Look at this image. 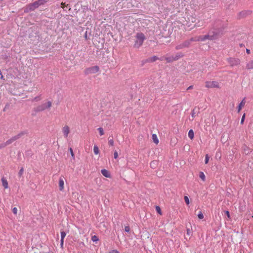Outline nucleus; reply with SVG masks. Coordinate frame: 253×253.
I'll use <instances>...</instances> for the list:
<instances>
[{"label":"nucleus","mask_w":253,"mask_h":253,"mask_svg":"<svg viewBox=\"0 0 253 253\" xmlns=\"http://www.w3.org/2000/svg\"><path fill=\"white\" fill-rule=\"evenodd\" d=\"M48 0H38L37 1H35L33 3H30L27 5V11H29L34 10L35 9L37 8L39 6L45 4L46 2L48 1Z\"/></svg>","instance_id":"obj_1"},{"label":"nucleus","mask_w":253,"mask_h":253,"mask_svg":"<svg viewBox=\"0 0 253 253\" xmlns=\"http://www.w3.org/2000/svg\"><path fill=\"white\" fill-rule=\"evenodd\" d=\"M226 61L231 67L240 66L241 63V60L239 58L234 57L227 58Z\"/></svg>","instance_id":"obj_2"},{"label":"nucleus","mask_w":253,"mask_h":253,"mask_svg":"<svg viewBox=\"0 0 253 253\" xmlns=\"http://www.w3.org/2000/svg\"><path fill=\"white\" fill-rule=\"evenodd\" d=\"M136 41L134 43V46L137 47H140L143 43L145 37L142 33H138L136 35Z\"/></svg>","instance_id":"obj_3"},{"label":"nucleus","mask_w":253,"mask_h":253,"mask_svg":"<svg viewBox=\"0 0 253 253\" xmlns=\"http://www.w3.org/2000/svg\"><path fill=\"white\" fill-rule=\"evenodd\" d=\"M183 56V55L181 54H178L176 55L175 56H170L169 57H162L160 60H163L164 59L166 60L167 61V62L170 63L174 61H176L179 59L180 58L182 57Z\"/></svg>","instance_id":"obj_4"},{"label":"nucleus","mask_w":253,"mask_h":253,"mask_svg":"<svg viewBox=\"0 0 253 253\" xmlns=\"http://www.w3.org/2000/svg\"><path fill=\"white\" fill-rule=\"evenodd\" d=\"M205 86L208 88L220 87L219 84L216 81H207L205 83Z\"/></svg>","instance_id":"obj_5"},{"label":"nucleus","mask_w":253,"mask_h":253,"mask_svg":"<svg viewBox=\"0 0 253 253\" xmlns=\"http://www.w3.org/2000/svg\"><path fill=\"white\" fill-rule=\"evenodd\" d=\"M99 71V67L98 66H94L86 69L85 73L86 74H95L97 73Z\"/></svg>","instance_id":"obj_6"},{"label":"nucleus","mask_w":253,"mask_h":253,"mask_svg":"<svg viewBox=\"0 0 253 253\" xmlns=\"http://www.w3.org/2000/svg\"><path fill=\"white\" fill-rule=\"evenodd\" d=\"M51 105H52V102L51 101H48V102L43 103L41 105L38 106L37 108V110L39 111H42L45 109L50 108Z\"/></svg>","instance_id":"obj_7"},{"label":"nucleus","mask_w":253,"mask_h":253,"mask_svg":"<svg viewBox=\"0 0 253 253\" xmlns=\"http://www.w3.org/2000/svg\"><path fill=\"white\" fill-rule=\"evenodd\" d=\"M62 132L63 134L64 137L65 138H67L70 132L69 126L67 125L64 126L62 128Z\"/></svg>","instance_id":"obj_8"},{"label":"nucleus","mask_w":253,"mask_h":253,"mask_svg":"<svg viewBox=\"0 0 253 253\" xmlns=\"http://www.w3.org/2000/svg\"><path fill=\"white\" fill-rule=\"evenodd\" d=\"M246 98H244L240 102L239 104L238 107V112L239 113L240 111L242 110V109L245 106L246 104Z\"/></svg>","instance_id":"obj_9"},{"label":"nucleus","mask_w":253,"mask_h":253,"mask_svg":"<svg viewBox=\"0 0 253 253\" xmlns=\"http://www.w3.org/2000/svg\"><path fill=\"white\" fill-rule=\"evenodd\" d=\"M16 138H13L12 139H10L8 140H7L5 143H2L0 144V149L3 148L5 147L7 145H8L10 143H11L13 141L16 140Z\"/></svg>","instance_id":"obj_10"},{"label":"nucleus","mask_w":253,"mask_h":253,"mask_svg":"<svg viewBox=\"0 0 253 253\" xmlns=\"http://www.w3.org/2000/svg\"><path fill=\"white\" fill-rule=\"evenodd\" d=\"M205 40H206L204 36H200L190 39V41H204Z\"/></svg>","instance_id":"obj_11"},{"label":"nucleus","mask_w":253,"mask_h":253,"mask_svg":"<svg viewBox=\"0 0 253 253\" xmlns=\"http://www.w3.org/2000/svg\"><path fill=\"white\" fill-rule=\"evenodd\" d=\"M101 172L102 175L107 178L111 177V174L108 170L105 169H103L101 170Z\"/></svg>","instance_id":"obj_12"},{"label":"nucleus","mask_w":253,"mask_h":253,"mask_svg":"<svg viewBox=\"0 0 253 253\" xmlns=\"http://www.w3.org/2000/svg\"><path fill=\"white\" fill-rule=\"evenodd\" d=\"M59 187L60 191H63L64 189V182L62 177H60L59 180Z\"/></svg>","instance_id":"obj_13"},{"label":"nucleus","mask_w":253,"mask_h":253,"mask_svg":"<svg viewBox=\"0 0 253 253\" xmlns=\"http://www.w3.org/2000/svg\"><path fill=\"white\" fill-rule=\"evenodd\" d=\"M1 181L2 182V186H3L4 189H7L8 187V182H7V180L6 179V178L4 177H2L1 178Z\"/></svg>","instance_id":"obj_14"},{"label":"nucleus","mask_w":253,"mask_h":253,"mask_svg":"<svg viewBox=\"0 0 253 253\" xmlns=\"http://www.w3.org/2000/svg\"><path fill=\"white\" fill-rule=\"evenodd\" d=\"M246 68L248 70L253 69V59L246 64Z\"/></svg>","instance_id":"obj_15"},{"label":"nucleus","mask_w":253,"mask_h":253,"mask_svg":"<svg viewBox=\"0 0 253 253\" xmlns=\"http://www.w3.org/2000/svg\"><path fill=\"white\" fill-rule=\"evenodd\" d=\"M152 139H153V142L156 144H158L159 143V139L157 137V136L156 134H153L152 135Z\"/></svg>","instance_id":"obj_16"},{"label":"nucleus","mask_w":253,"mask_h":253,"mask_svg":"<svg viewBox=\"0 0 253 253\" xmlns=\"http://www.w3.org/2000/svg\"><path fill=\"white\" fill-rule=\"evenodd\" d=\"M194 133L192 129H190L188 132V137L192 140L194 138Z\"/></svg>","instance_id":"obj_17"},{"label":"nucleus","mask_w":253,"mask_h":253,"mask_svg":"<svg viewBox=\"0 0 253 253\" xmlns=\"http://www.w3.org/2000/svg\"><path fill=\"white\" fill-rule=\"evenodd\" d=\"M199 177L203 181H205L206 180V176L203 172L200 171L199 172Z\"/></svg>","instance_id":"obj_18"},{"label":"nucleus","mask_w":253,"mask_h":253,"mask_svg":"<svg viewBox=\"0 0 253 253\" xmlns=\"http://www.w3.org/2000/svg\"><path fill=\"white\" fill-rule=\"evenodd\" d=\"M93 152L96 155H98L99 153L98 147L96 145H94L93 147Z\"/></svg>","instance_id":"obj_19"},{"label":"nucleus","mask_w":253,"mask_h":253,"mask_svg":"<svg viewBox=\"0 0 253 253\" xmlns=\"http://www.w3.org/2000/svg\"><path fill=\"white\" fill-rule=\"evenodd\" d=\"M157 165V161H153L150 163V166L153 169H155Z\"/></svg>","instance_id":"obj_20"},{"label":"nucleus","mask_w":253,"mask_h":253,"mask_svg":"<svg viewBox=\"0 0 253 253\" xmlns=\"http://www.w3.org/2000/svg\"><path fill=\"white\" fill-rule=\"evenodd\" d=\"M204 36H205L206 40H213L215 39V37L213 36H210V35H205Z\"/></svg>","instance_id":"obj_21"},{"label":"nucleus","mask_w":253,"mask_h":253,"mask_svg":"<svg viewBox=\"0 0 253 253\" xmlns=\"http://www.w3.org/2000/svg\"><path fill=\"white\" fill-rule=\"evenodd\" d=\"M97 130H98L100 136H102L103 135H104V130L102 127L98 128Z\"/></svg>","instance_id":"obj_22"},{"label":"nucleus","mask_w":253,"mask_h":253,"mask_svg":"<svg viewBox=\"0 0 253 253\" xmlns=\"http://www.w3.org/2000/svg\"><path fill=\"white\" fill-rule=\"evenodd\" d=\"M156 210L159 214H160V215L162 214L161 209L159 206H156Z\"/></svg>","instance_id":"obj_23"},{"label":"nucleus","mask_w":253,"mask_h":253,"mask_svg":"<svg viewBox=\"0 0 253 253\" xmlns=\"http://www.w3.org/2000/svg\"><path fill=\"white\" fill-rule=\"evenodd\" d=\"M184 201H185V203L186 204V205H188L190 203L189 199L188 197L187 196H185L184 197Z\"/></svg>","instance_id":"obj_24"},{"label":"nucleus","mask_w":253,"mask_h":253,"mask_svg":"<svg viewBox=\"0 0 253 253\" xmlns=\"http://www.w3.org/2000/svg\"><path fill=\"white\" fill-rule=\"evenodd\" d=\"M66 235V233L64 231L61 232V240H64Z\"/></svg>","instance_id":"obj_25"},{"label":"nucleus","mask_w":253,"mask_h":253,"mask_svg":"<svg viewBox=\"0 0 253 253\" xmlns=\"http://www.w3.org/2000/svg\"><path fill=\"white\" fill-rule=\"evenodd\" d=\"M198 217L199 219H202L204 218L203 214L202 213V211H200L199 213L198 214Z\"/></svg>","instance_id":"obj_26"},{"label":"nucleus","mask_w":253,"mask_h":253,"mask_svg":"<svg viewBox=\"0 0 253 253\" xmlns=\"http://www.w3.org/2000/svg\"><path fill=\"white\" fill-rule=\"evenodd\" d=\"M91 240L93 242H96L98 240V238L96 236L94 235L92 237Z\"/></svg>","instance_id":"obj_27"},{"label":"nucleus","mask_w":253,"mask_h":253,"mask_svg":"<svg viewBox=\"0 0 253 253\" xmlns=\"http://www.w3.org/2000/svg\"><path fill=\"white\" fill-rule=\"evenodd\" d=\"M225 213L226 214V215L227 216L228 219L230 220L231 219V217H230V214L229 211H225Z\"/></svg>","instance_id":"obj_28"},{"label":"nucleus","mask_w":253,"mask_h":253,"mask_svg":"<svg viewBox=\"0 0 253 253\" xmlns=\"http://www.w3.org/2000/svg\"><path fill=\"white\" fill-rule=\"evenodd\" d=\"M245 116H246L245 114H244V115H243V116L242 117L241 121V124H243L244 121H245Z\"/></svg>","instance_id":"obj_29"},{"label":"nucleus","mask_w":253,"mask_h":253,"mask_svg":"<svg viewBox=\"0 0 253 253\" xmlns=\"http://www.w3.org/2000/svg\"><path fill=\"white\" fill-rule=\"evenodd\" d=\"M209 161V157L208 154L206 155L205 157V164H208Z\"/></svg>","instance_id":"obj_30"},{"label":"nucleus","mask_w":253,"mask_h":253,"mask_svg":"<svg viewBox=\"0 0 253 253\" xmlns=\"http://www.w3.org/2000/svg\"><path fill=\"white\" fill-rule=\"evenodd\" d=\"M108 144L110 146H113L114 145V141L112 139H110L108 141Z\"/></svg>","instance_id":"obj_31"},{"label":"nucleus","mask_w":253,"mask_h":253,"mask_svg":"<svg viewBox=\"0 0 253 253\" xmlns=\"http://www.w3.org/2000/svg\"><path fill=\"white\" fill-rule=\"evenodd\" d=\"M118 152H117V151H115L114 152V158L116 159L118 158Z\"/></svg>","instance_id":"obj_32"},{"label":"nucleus","mask_w":253,"mask_h":253,"mask_svg":"<svg viewBox=\"0 0 253 253\" xmlns=\"http://www.w3.org/2000/svg\"><path fill=\"white\" fill-rule=\"evenodd\" d=\"M23 170H24L23 168H21L20 169V170H19V171L18 172V174H19V176H21L23 174Z\"/></svg>","instance_id":"obj_33"},{"label":"nucleus","mask_w":253,"mask_h":253,"mask_svg":"<svg viewBox=\"0 0 253 253\" xmlns=\"http://www.w3.org/2000/svg\"><path fill=\"white\" fill-rule=\"evenodd\" d=\"M125 231L126 232H129L130 231V228L128 226H126L125 227Z\"/></svg>","instance_id":"obj_34"},{"label":"nucleus","mask_w":253,"mask_h":253,"mask_svg":"<svg viewBox=\"0 0 253 253\" xmlns=\"http://www.w3.org/2000/svg\"><path fill=\"white\" fill-rule=\"evenodd\" d=\"M158 59H159V58H158L157 56H153V57H152V58H151V60L152 61L154 62V61H156V60H158Z\"/></svg>","instance_id":"obj_35"},{"label":"nucleus","mask_w":253,"mask_h":253,"mask_svg":"<svg viewBox=\"0 0 253 253\" xmlns=\"http://www.w3.org/2000/svg\"><path fill=\"white\" fill-rule=\"evenodd\" d=\"M70 153H71V154L72 157L73 158V159H74L75 158L74 153L73 152V149L71 148H70Z\"/></svg>","instance_id":"obj_36"},{"label":"nucleus","mask_w":253,"mask_h":253,"mask_svg":"<svg viewBox=\"0 0 253 253\" xmlns=\"http://www.w3.org/2000/svg\"><path fill=\"white\" fill-rule=\"evenodd\" d=\"M12 212L14 214H16L17 213V209L15 207L13 208Z\"/></svg>","instance_id":"obj_37"},{"label":"nucleus","mask_w":253,"mask_h":253,"mask_svg":"<svg viewBox=\"0 0 253 253\" xmlns=\"http://www.w3.org/2000/svg\"><path fill=\"white\" fill-rule=\"evenodd\" d=\"M244 152L245 154H249L250 152V150L247 147L246 149L244 148Z\"/></svg>","instance_id":"obj_38"},{"label":"nucleus","mask_w":253,"mask_h":253,"mask_svg":"<svg viewBox=\"0 0 253 253\" xmlns=\"http://www.w3.org/2000/svg\"><path fill=\"white\" fill-rule=\"evenodd\" d=\"M108 253H120L117 250H112L108 252Z\"/></svg>","instance_id":"obj_39"},{"label":"nucleus","mask_w":253,"mask_h":253,"mask_svg":"<svg viewBox=\"0 0 253 253\" xmlns=\"http://www.w3.org/2000/svg\"><path fill=\"white\" fill-rule=\"evenodd\" d=\"M186 233L188 236L191 235V232L190 229H187Z\"/></svg>","instance_id":"obj_40"},{"label":"nucleus","mask_w":253,"mask_h":253,"mask_svg":"<svg viewBox=\"0 0 253 253\" xmlns=\"http://www.w3.org/2000/svg\"><path fill=\"white\" fill-rule=\"evenodd\" d=\"M64 240H60V246L62 249H63Z\"/></svg>","instance_id":"obj_41"},{"label":"nucleus","mask_w":253,"mask_h":253,"mask_svg":"<svg viewBox=\"0 0 253 253\" xmlns=\"http://www.w3.org/2000/svg\"><path fill=\"white\" fill-rule=\"evenodd\" d=\"M215 157H216V158L218 157V158H219V159H220L221 158V154H219L218 155V153H216Z\"/></svg>","instance_id":"obj_42"},{"label":"nucleus","mask_w":253,"mask_h":253,"mask_svg":"<svg viewBox=\"0 0 253 253\" xmlns=\"http://www.w3.org/2000/svg\"><path fill=\"white\" fill-rule=\"evenodd\" d=\"M61 7L64 8L65 6V3H64L63 2H62L61 3Z\"/></svg>","instance_id":"obj_43"},{"label":"nucleus","mask_w":253,"mask_h":253,"mask_svg":"<svg viewBox=\"0 0 253 253\" xmlns=\"http://www.w3.org/2000/svg\"><path fill=\"white\" fill-rule=\"evenodd\" d=\"M246 52L248 54H250L251 53L250 50L249 49H246Z\"/></svg>","instance_id":"obj_44"},{"label":"nucleus","mask_w":253,"mask_h":253,"mask_svg":"<svg viewBox=\"0 0 253 253\" xmlns=\"http://www.w3.org/2000/svg\"><path fill=\"white\" fill-rule=\"evenodd\" d=\"M193 87V85H190L187 88V90H189V89H192Z\"/></svg>","instance_id":"obj_45"},{"label":"nucleus","mask_w":253,"mask_h":253,"mask_svg":"<svg viewBox=\"0 0 253 253\" xmlns=\"http://www.w3.org/2000/svg\"><path fill=\"white\" fill-rule=\"evenodd\" d=\"M185 46H188L189 45V42H185Z\"/></svg>","instance_id":"obj_46"},{"label":"nucleus","mask_w":253,"mask_h":253,"mask_svg":"<svg viewBox=\"0 0 253 253\" xmlns=\"http://www.w3.org/2000/svg\"><path fill=\"white\" fill-rule=\"evenodd\" d=\"M244 13H245V12L243 11V12H241V13H240V14H244Z\"/></svg>","instance_id":"obj_47"},{"label":"nucleus","mask_w":253,"mask_h":253,"mask_svg":"<svg viewBox=\"0 0 253 253\" xmlns=\"http://www.w3.org/2000/svg\"><path fill=\"white\" fill-rule=\"evenodd\" d=\"M243 45V44H240V46H241V47H242Z\"/></svg>","instance_id":"obj_48"}]
</instances>
